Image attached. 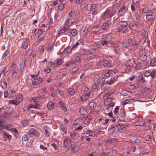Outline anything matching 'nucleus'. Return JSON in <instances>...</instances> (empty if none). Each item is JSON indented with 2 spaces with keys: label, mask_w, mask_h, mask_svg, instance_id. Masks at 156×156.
Wrapping results in <instances>:
<instances>
[{
  "label": "nucleus",
  "mask_w": 156,
  "mask_h": 156,
  "mask_svg": "<svg viewBox=\"0 0 156 156\" xmlns=\"http://www.w3.org/2000/svg\"><path fill=\"white\" fill-rule=\"evenodd\" d=\"M150 65L151 66H156V56L152 58L150 62Z\"/></svg>",
  "instance_id": "c85d7f7f"
},
{
  "label": "nucleus",
  "mask_w": 156,
  "mask_h": 156,
  "mask_svg": "<svg viewBox=\"0 0 156 156\" xmlns=\"http://www.w3.org/2000/svg\"><path fill=\"white\" fill-rule=\"evenodd\" d=\"M118 31L119 32L125 33L128 32V30L126 28L120 26L118 27Z\"/></svg>",
  "instance_id": "412c9836"
},
{
  "label": "nucleus",
  "mask_w": 156,
  "mask_h": 156,
  "mask_svg": "<svg viewBox=\"0 0 156 156\" xmlns=\"http://www.w3.org/2000/svg\"><path fill=\"white\" fill-rule=\"evenodd\" d=\"M11 131L12 132H14L13 134L16 137H18L19 133L16 129V128H12V129H11Z\"/></svg>",
  "instance_id": "37998d69"
},
{
  "label": "nucleus",
  "mask_w": 156,
  "mask_h": 156,
  "mask_svg": "<svg viewBox=\"0 0 156 156\" xmlns=\"http://www.w3.org/2000/svg\"><path fill=\"white\" fill-rule=\"evenodd\" d=\"M92 119V117L90 115H88L87 118L84 119L83 122L84 124L88 126L90 123V120Z\"/></svg>",
  "instance_id": "2eb2a0df"
},
{
  "label": "nucleus",
  "mask_w": 156,
  "mask_h": 156,
  "mask_svg": "<svg viewBox=\"0 0 156 156\" xmlns=\"http://www.w3.org/2000/svg\"><path fill=\"white\" fill-rule=\"evenodd\" d=\"M90 136H91V133H89L87 131H85L84 133L81 134V136L83 137H87Z\"/></svg>",
  "instance_id": "49530a36"
},
{
  "label": "nucleus",
  "mask_w": 156,
  "mask_h": 156,
  "mask_svg": "<svg viewBox=\"0 0 156 156\" xmlns=\"http://www.w3.org/2000/svg\"><path fill=\"white\" fill-rule=\"evenodd\" d=\"M82 119L80 118H77L73 122V125H76L78 124H80V123L82 121Z\"/></svg>",
  "instance_id": "e433bc0d"
},
{
  "label": "nucleus",
  "mask_w": 156,
  "mask_h": 156,
  "mask_svg": "<svg viewBox=\"0 0 156 156\" xmlns=\"http://www.w3.org/2000/svg\"><path fill=\"white\" fill-rule=\"evenodd\" d=\"M127 42L129 44L132 46H137L139 45L140 41L138 37H133V38H130L127 40Z\"/></svg>",
  "instance_id": "f03ea898"
},
{
  "label": "nucleus",
  "mask_w": 156,
  "mask_h": 156,
  "mask_svg": "<svg viewBox=\"0 0 156 156\" xmlns=\"http://www.w3.org/2000/svg\"><path fill=\"white\" fill-rule=\"evenodd\" d=\"M28 42L27 41L23 42L22 44V47L24 49H26L28 47Z\"/></svg>",
  "instance_id": "603ef678"
},
{
  "label": "nucleus",
  "mask_w": 156,
  "mask_h": 156,
  "mask_svg": "<svg viewBox=\"0 0 156 156\" xmlns=\"http://www.w3.org/2000/svg\"><path fill=\"white\" fill-rule=\"evenodd\" d=\"M79 72V68L77 67H74L72 69L71 73L72 74L78 73Z\"/></svg>",
  "instance_id": "864d4df0"
},
{
  "label": "nucleus",
  "mask_w": 156,
  "mask_h": 156,
  "mask_svg": "<svg viewBox=\"0 0 156 156\" xmlns=\"http://www.w3.org/2000/svg\"><path fill=\"white\" fill-rule=\"evenodd\" d=\"M87 30L86 29V28H85L83 30H82L81 32V34L82 36L84 37L87 35Z\"/></svg>",
  "instance_id": "13d9d810"
},
{
  "label": "nucleus",
  "mask_w": 156,
  "mask_h": 156,
  "mask_svg": "<svg viewBox=\"0 0 156 156\" xmlns=\"http://www.w3.org/2000/svg\"><path fill=\"white\" fill-rule=\"evenodd\" d=\"M10 50L8 49H6L5 52L3 53L2 56V58H3L5 57L9 53Z\"/></svg>",
  "instance_id": "052dcab7"
},
{
  "label": "nucleus",
  "mask_w": 156,
  "mask_h": 156,
  "mask_svg": "<svg viewBox=\"0 0 156 156\" xmlns=\"http://www.w3.org/2000/svg\"><path fill=\"white\" fill-rule=\"evenodd\" d=\"M9 98H12L16 96V92L13 90H10L9 93Z\"/></svg>",
  "instance_id": "5fc2aeb1"
},
{
  "label": "nucleus",
  "mask_w": 156,
  "mask_h": 156,
  "mask_svg": "<svg viewBox=\"0 0 156 156\" xmlns=\"http://www.w3.org/2000/svg\"><path fill=\"white\" fill-rule=\"evenodd\" d=\"M30 101L31 102L35 103V105L39 106V97L36 96L32 97L30 99Z\"/></svg>",
  "instance_id": "f8f14e48"
},
{
  "label": "nucleus",
  "mask_w": 156,
  "mask_h": 156,
  "mask_svg": "<svg viewBox=\"0 0 156 156\" xmlns=\"http://www.w3.org/2000/svg\"><path fill=\"white\" fill-rule=\"evenodd\" d=\"M9 103H11L14 105H18L20 104L19 102L16 100H10L9 101Z\"/></svg>",
  "instance_id": "6e6d98bb"
},
{
  "label": "nucleus",
  "mask_w": 156,
  "mask_h": 156,
  "mask_svg": "<svg viewBox=\"0 0 156 156\" xmlns=\"http://www.w3.org/2000/svg\"><path fill=\"white\" fill-rule=\"evenodd\" d=\"M118 139L116 138H112L108 139L107 140V142L108 143L112 144L117 142L118 141Z\"/></svg>",
  "instance_id": "473e14b6"
},
{
  "label": "nucleus",
  "mask_w": 156,
  "mask_h": 156,
  "mask_svg": "<svg viewBox=\"0 0 156 156\" xmlns=\"http://www.w3.org/2000/svg\"><path fill=\"white\" fill-rule=\"evenodd\" d=\"M101 27L100 26L95 27L93 28V29L96 32H99L101 30Z\"/></svg>",
  "instance_id": "338daca9"
},
{
  "label": "nucleus",
  "mask_w": 156,
  "mask_h": 156,
  "mask_svg": "<svg viewBox=\"0 0 156 156\" xmlns=\"http://www.w3.org/2000/svg\"><path fill=\"white\" fill-rule=\"evenodd\" d=\"M16 65L13 64L10 66V71L11 73L16 71Z\"/></svg>",
  "instance_id": "a19ab883"
},
{
  "label": "nucleus",
  "mask_w": 156,
  "mask_h": 156,
  "mask_svg": "<svg viewBox=\"0 0 156 156\" xmlns=\"http://www.w3.org/2000/svg\"><path fill=\"white\" fill-rule=\"evenodd\" d=\"M29 134L27 133L24 134L22 137V140H23L25 141L28 139L29 137Z\"/></svg>",
  "instance_id": "bf43d9fd"
},
{
  "label": "nucleus",
  "mask_w": 156,
  "mask_h": 156,
  "mask_svg": "<svg viewBox=\"0 0 156 156\" xmlns=\"http://www.w3.org/2000/svg\"><path fill=\"white\" fill-rule=\"evenodd\" d=\"M80 112L81 115H85L87 113V110L84 108H81L80 110Z\"/></svg>",
  "instance_id": "3c124183"
},
{
  "label": "nucleus",
  "mask_w": 156,
  "mask_h": 156,
  "mask_svg": "<svg viewBox=\"0 0 156 156\" xmlns=\"http://www.w3.org/2000/svg\"><path fill=\"white\" fill-rule=\"evenodd\" d=\"M43 129L45 131L46 136H49L50 134V129L46 126H44Z\"/></svg>",
  "instance_id": "aec40b11"
},
{
  "label": "nucleus",
  "mask_w": 156,
  "mask_h": 156,
  "mask_svg": "<svg viewBox=\"0 0 156 156\" xmlns=\"http://www.w3.org/2000/svg\"><path fill=\"white\" fill-rule=\"evenodd\" d=\"M1 86L3 89L6 88L7 87V85L6 83L4 81L2 82Z\"/></svg>",
  "instance_id": "774afa93"
},
{
  "label": "nucleus",
  "mask_w": 156,
  "mask_h": 156,
  "mask_svg": "<svg viewBox=\"0 0 156 156\" xmlns=\"http://www.w3.org/2000/svg\"><path fill=\"white\" fill-rule=\"evenodd\" d=\"M13 109L12 107H9L6 108L4 111L3 117L6 119L10 115L12 112Z\"/></svg>",
  "instance_id": "7ed1b4c3"
},
{
  "label": "nucleus",
  "mask_w": 156,
  "mask_h": 156,
  "mask_svg": "<svg viewBox=\"0 0 156 156\" xmlns=\"http://www.w3.org/2000/svg\"><path fill=\"white\" fill-rule=\"evenodd\" d=\"M119 115L122 118H124L126 115V112L125 110L122 109L120 111Z\"/></svg>",
  "instance_id": "8fccbe9b"
},
{
  "label": "nucleus",
  "mask_w": 156,
  "mask_h": 156,
  "mask_svg": "<svg viewBox=\"0 0 156 156\" xmlns=\"http://www.w3.org/2000/svg\"><path fill=\"white\" fill-rule=\"evenodd\" d=\"M21 123L22 126L24 127L29 124V122L28 120L24 119L21 121Z\"/></svg>",
  "instance_id": "f704fd0d"
},
{
  "label": "nucleus",
  "mask_w": 156,
  "mask_h": 156,
  "mask_svg": "<svg viewBox=\"0 0 156 156\" xmlns=\"http://www.w3.org/2000/svg\"><path fill=\"white\" fill-rule=\"evenodd\" d=\"M66 28L64 27L63 28H61L58 32V34H61L64 33L66 31Z\"/></svg>",
  "instance_id": "69168bd1"
},
{
  "label": "nucleus",
  "mask_w": 156,
  "mask_h": 156,
  "mask_svg": "<svg viewBox=\"0 0 156 156\" xmlns=\"http://www.w3.org/2000/svg\"><path fill=\"white\" fill-rule=\"evenodd\" d=\"M151 76L152 78H155L156 77V70H153L151 72Z\"/></svg>",
  "instance_id": "680f3d73"
},
{
  "label": "nucleus",
  "mask_w": 156,
  "mask_h": 156,
  "mask_svg": "<svg viewBox=\"0 0 156 156\" xmlns=\"http://www.w3.org/2000/svg\"><path fill=\"white\" fill-rule=\"evenodd\" d=\"M76 13L75 11H71L69 13V16L73 18L76 17Z\"/></svg>",
  "instance_id": "58836bf2"
},
{
  "label": "nucleus",
  "mask_w": 156,
  "mask_h": 156,
  "mask_svg": "<svg viewBox=\"0 0 156 156\" xmlns=\"http://www.w3.org/2000/svg\"><path fill=\"white\" fill-rule=\"evenodd\" d=\"M105 80L103 77H101L98 78L97 80V82L98 84H101V85L102 84H104L105 82Z\"/></svg>",
  "instance_id": "a18cd8bd"
},
{
  "label": "nucleus",
  "mask_w": 156,
  "mask_h": 156,
  "mask_svg": "<svg viewBox=\"0 0 156 156\" xmlns=\"http://www.w3.org/2000/svg\"><path fill=\"white\" fill-rule=\"evenodd\" d=\"M54 104L51 101H49L47 104V107L48 109L52 110L53 108Z\"/></svg>",
  "instance_id": "79ce46f5"
},
{
  "label": "nucleus",
  "mask_w": 156,
  "mask_h": 156,
  "mask_svg": "<svg viewBox=\"0 0 156 156\" xmlns=\"http://www.w3.org/2000/svg\"><path fill=\"white\" fill-rule=\"evenodd\" d=\"M129 27L131 30H136L137 29V25L135 23H129Z\"/></svg>",
  "instance_id": "f3484780"
},
{
  "label": "nucleus",
  "mask_w": 156,
  "mask_h": 156,
  "mask_svg": "<svg viewBox=\"0 0 156 156\" xmlns=\"http://www.w3.org/2000/svg\"><path fill=\"white\" fill-rule=\"evenodd\" d=\"M16 100L20 103L23 100L22 95L20 94H18L16 97Z\"/></svg>",
  "instance_id": "ea45409f"
},
{
  "label": "nucleus",
  "mask_w": 156,
  "mask_h": 156,
  "mask_svg": "<svg viewBox=\"0 0 156 156\" xmlns=\"http://www.w3.org/2000/svg\"><path fill=\"white\" fill-rule=\"evenodd\" d=\"M66 92H68L70 95L73 96L74 95L75 92L74 90L71 88H69L66 90Z\"/></svg>",
  "instance_id": "b1692460"
},
{
  "label": "nucleus",
  "mask_w": 156,
  "mask_h": 156,
  "mask_svg": "<svg viewBox=\"0 0 156 156\" xmlns=\"http://www.w3.org/2000/svg\"><path fill=\"white\" fill-rule=\"evenodd\" d=\"M65 24L66 26H70L72 25V22H71L70 19L69 18L66 19Z\"/></svg>",
  "instance_id": "de8ad7c7"
},
{
  "label": "nucleus",
  "mask_w": 156,
  "mask_h": 156,
  "mask_svg": "<svg viewBox=\"0 0 156 156\" xmlns=\"http://www.w3.org/2000/svg\"><path fill=\"white\" fill-rule=\"evenodd\" d=\"M120 26L125 28H126L127 26L128 25L126 21H120L119 22Z\"/></svg>",
  "instance_id": "4c0bfd02"
},
{
  "label": "nucleus",
  "mask_w": 156,
  "mask_h": 156,
  "mask_svg": "<svg viewBox=\"0 0 156 156\" xmlns=\"http://www.w3.org/2000/svg\"><path fill=\"white\" fill-rule=\"evenodd\" d=\"M109 21V20H108L105 22L103 23V24L102 26V28L103 30L108 31L110 26L108 23Z\"/></svg>",
  "instance_id": "9d476101"
},
{
  "label": "nucleus",
  "mask_w": 156,
  "mask_h": 156,
  "mask_svg": "<svg viewBox=\"0 0 156 156\" xmlns=\"http://www.w3.org/2000/svg\"><path fill=\"white\" fill-rule=\"evenodd\" d=\"M115 13V11L113 8L109 7L107 8L105 11L101 14V18L102 20L110 19L113 16Z\"/></svg>",
  "instance_id": "f257e3e1"
},
{
  "label": "nucleus",
  "mask_w": 156,
  "mask_h": 156,
  "mask_svg": "<svg viewBox=\"0 0 156 156\" xmlns=\"http://www.w3.org/2000/svg\"><path fill=\"white\" fill-rule=\"evenodd\" d=\"M98 65L99 66L103 65L106 67H109L111 66L110 63L108 61L104 59L98 62Z\"/></svg>",
  "instance_id": "20e7f679"
},
{
  "label": "nucleus",
  "mask_w": 156,
  "mask_h": 156,
  "mask_svg": "<svg viewBox=\"0 0 156 156\" xmlns=\"http://www.w3.org/2000/svg\"><path fill=\"white\" fill-rule=\"evenodd\" d=\"M89 106L91 109H94L96 107V104L94 102H91L89 104Z\"/></svg>",
  "instance_id": "72a5a7b5"
},
{
  "label": "nucleus",
  "mask_w": 156,
  "mask_h": 156,
  "mask_svg": "<svg viewBox=\"0 0 156 156\" xmlns=\"http://www.w3.org/2000/svg\"><path fill=\"white\" fill-rule=\"evenodd\" d=\"M32 83L35 85H38L39 84V78H36L33 80Z\"/></svg>",
  "instance_id": "4d7b16f0"
},
{
  "label": "nucleus",
  "mask_w": 156,
  "mask_h": 156,
  "mask_svg": "<svg viewBox=\"0 0 156 156\" xmlns=\"http://www.w3.org/2000/svg\"><path fill=\"white\" fill-rule=\"evenodd\" d=\"M139 57L140 60L144 61L147 60V56L145 54H141L139 55Z\"/></svg>",
  "instance_id": "4be33fe9"
},
{
  "label": "nucleus",
  "mask_w": 156,
  "mask_h": 156,
  "mask_svg": "<svg viewBox=\"0 0 156 156\" xmlns=\"http://www.w3.org/2000/svg\"><path fill=\"white\" fill-rule=\"evenodd\" d=\"M26 62V61L25 59H24L22 60L21 63L20 69L21 71L24 70L26 68V66L25 65Z\"/></svg>",
  "instance_id": "6ab92c4d"
},
{
  "label": "nucleus",
  "mask_w": 156,
  "mask_h": 156,
  "mask_svg": "<svg viewBox=\"0 0 156 156\" xmlns=\"http://www.w3.org/2000/svg\"><path fill=\"white\" fill-rule=\"evenodd\" d=\"M147 68V65L146 63L144 62L138 63L135 67V69L136 70L144 69Z\"/></svg>",
  "instance_id": "39448f33"
},
{
  "label": "nucleus",
  "mask_w": 156,
  "mask_h": 156,
  "mask_svg": "<svg viewBox=\"0 0 156 156\" xmlns=\"http://www.w3.org/2000/svg\"><path fill=\"white\" fill-rule=\"evenodd\" d=\"M70 32L71 35L73 37L76 36L78 33L77 31L75 29L70 30Z\"/></svg>",
  "instance_id": "7c9ffc66"
},
{
  "label": "nucleus",
  "mask_w": 156,
  "mask_h": 156,
  "mask_svg": "<svg viewBox=\"0 0 156 156\" xmlns=\"http://www.w3.org/2000/svg\"><path fill=\"white\" fill-rule=\"evenodd\" d=\"M115 125H111L108 127V133L109 134L113 133L116 130Z\"/></svg>",
  "instance_id": "9b49d317"
},
{
  "label": "nucleus",
  "mask_w": 156,
  "mask_h": 156,
  "mask_svg": "<svg viewBox=\"0 0 156 156\" xmlns=\"http://www.w3.org/2000/svg\"><path fill=\"white\" fill-rule=\"evenodd\" d=\"M91 4H87L85 6V9L88 11H90L91 9Z\"/></svg>",
  "instance_id": "e2e57ef3"
},
{
  "label": "nucleus",
  "mask_w": 156,
  "mask_h": 156,
  "mask_svg": "<svg viewBox=\"0 0 156 156\" xmlns=\"http://www.w3.org/2000/svg\"><path fill=\"white\" fill-rule=\"evenodd\" d=\"M135 99L132 98L131 99H127L124 100L122 102V104L123 105L128 104H132L134 102Z\"/></svg>",
  "instance_id": "4468645a"
},
{
  "label": "nucleus",
  "mask_w": 156,
  "mask_h": 156,
  "mask_svg": "<svg viewBox=\"0 0 156 156\" xmlns=\"http://www.w3.org/2000/svg\"><path fill=\"white\" fill-rule=\"evenodd\" d=\"M155 18V16L150 15H147L146 16V19L148 21H151L154 20Z\"/></svg>",
  "instance_id": "5701e85b"
},
{
  "label": "nucleus",
  "mask_w": 156,
  "mask_h": 156,
  "mask_svg": "<svg viewBox=\"0 0 156 156\" xmlns=\"http://www.w3.org/2000/svg\"><path fill=\"white\" fill-rule=\"evenodd\" d=\"M2 136L3 140L5 141H6L7 140L9 141L10 140L12 137L11 135L9 134L8 133L5 132L2 133Z\"/></svg>",
  "instance_id": "423d86ee"
},
{
  "label": "nucleus",
  "mask_w": 156,
  "mask_h": 156,
  "mask_svg": "<svg viewBox=\"0 0 156 156\" xmlns=\"http://www.w3.org/2000/svg\"><path fill=\"white\" fill-rule=\"evenodd\" d=\"M73 49L72 48H70L69 47H67L64 49V53L69 55L72 53Z\"/></svg>",
  "instance_id": "bb28decb"
},
{
  "label": "nucleus",
  "mask_w": 156,
  "mask_h": 156,
  "mask_svg": "<svg viewBox=\"0 0 156 156\" xmlns=\"http://www.w3.org/2000/svg\"><path fill=\"white\" fill-rule=\"evenodd\" d=\"M44 114L42 113H40V116H41V117H40V122H42V123H44L45 122V120L44 119H42L43 117L42 116L44 115Z\"/></svg>",
  "instance_id": "0e129e2a"
},
{
  "label": "nucleus",
  "mask_w": 156,
  "mask_h": 156,
  "mask_svg": "<svg viewBox=\"0 0 156 156\" xmlns=\"http://www.w3.org/2000/svg\"><path fill=\"white\" fill-rule=\"evenodd\" d=\"M120 94L123 96L128 97H132L133 95V94L131 92L125 90H121Z\"/></svg>",
  "instance_id": "0eeeda50"
},
{
  "label": "nucleus",
  "mask_w": 156,
  "mask_h": 156,
  "mask_svg": "<svg viewBox=\"0 0 156 156\" xmlns=\"http://www.w3.org/2000/svg\"><path fill=\"white\" fill-rule=\"evenodd\" d=\"M62 58H60L58 59L55 61V66H58L61 65L62 63Z\"/></svg>",
  "instance_id": "393cba45"
},
{
  "label": "nucleus",
  "mask_w": 156,
  "mask_h": 156,
  "mask_svg": "<svg viewBox=\"0 0 156 156\" xmlns=\"http://www.w3.org/2000/svg\"><path fill=\"white\" fill-rule=\"evenodd\" d=\"M37 133L38 131L35 129L32 128L29 130L27 133L29 134V136L31 137V136H30L31 135H36L37 134Z\"/></svg>",
  "instance_id": "a211bd4d"
},
{
  "label": "nucleus",
  "mask_w": 156,
  "mask_h": 156,
  "mask_svg": "<svg viewBox=\"0 0 156 156\" xmlns=\"http://www.w3.org/2000/svg\"><path fill=\"white\" fill-rule=\"evenodd\" d=\"M109 42L108 41L104 40L101 41V44L102 46H105L108 44Z\"/></svg>",
  "instance_id": "09e8293b"
},
{
  "label": "nucleus",
  "mask_w": 156,
  "mask_h": 156,
  "mask_svg": "<svg viewBox=\"0 0 156 156\" xmlns=\"http://www.w3.org/2000/svg\"><path fill=\"white\" fill-rule=\"evenodd\" d=\"M116 127H117L119 130H122L124 128L127 127V125L126 124L121 125L119 123H118L117 125H115Z\"/></svg>",
  "instance_id": "a878e982"
},
{
  "label": "nucleus",
  "mask_w": 156,
  "mask_h": 156,
  "mask_svg": "<svg viewBox=\"0 0 156 156\" xmlns=\"http://www.w3.org/2000/svg\"><path fill=\"white\" fill-rule=\"evenodd\" d=\"M116 80L115 77L114 76H111V78L109 79L106 81V83L107 84L111 85Z\"/></svg>",
  "instance_id": "dca6fc26"
},
{
  "label": "nucleus",
  "mask_w": 156,
  "mask_h": 156,
  "mask_svg": "<svg viewBox=\"0 0 156 156\" xmlns=\"http://www.w3.org/2000/svg\"><path fill=\"white\" fill-rule=\"evenodd\" d=\"M127 62L130 66H133L135 63V62L133 58H129L127 60Z\"/></svg>",
  "instance_id": "c9c22d12"
},
{
  "label": "nucleus",
  "mask_w": 156,
  "mask_h": 156,
  "mask_svg": "<svg viewBox=\"0 0 156 156\" xmlns=\"http://www.w3.org/2000/svg\"><path fill=\"white\" fill-rule=\"evenodd\" d=\"M70 136L74 140L77 139L79 137V134L76 133H70Z\"/></svg>",
  "instance_id": "c756f323"
},
{
  "label": "nucleus",
  "mask_w": 156,
  "mask_h": 156,
  "mask_svg": "<svg viewBox=\"0 0 156 156\" xmlns=\"http://www.w3.org/2000/svg\"><path fill=\"white\" fill-rule=\"evenodd\" d=\"M69 150H70L72 152L76 153L79 151V148L77 145L75 144L70 146Z\"/></svg>",
  "instance_id": "6e6552de"
},
{
  "label": "nucleus",
  "mask_w": 156,
  "mask_h": 156,
  "mask_svg": "<svg viewBox=\"0 0 156 156\" xmlns=\"http://www.w3.org/2000/svg\"><path fill=\"white\" fill-rule=\"evenodd\" d=\"M126 7L125 6H122L120 9L118 13V15L119 16H123L126 12Z\"/></svg>",
  "instance_id": "ddd939ff"
},
{
  "label": "nucleus",
  "mask_w": 156,
  "mask_h": 156,
  "mask_svg": "<svg viewBox=\"0 0 156 156\" xmlns=\"http://www.w3.org/2000/svg\"><path fill=\"white\" fill-rule=\"evenodd\" d=\"M12 73V77L15 80H16L18 78V75L16 71L12 72L11 73Z\"/></svg>",
  "instance_id": "c03bdc74"
},
{
  "label": "nucleus",
  "mask_w": 156,
  "mask_h": 156,
  "mask_svg": "<svg viewBox=\"0 0 156 156\" xmlns=\"http://www.w3.org/2000/svg\"><path fill=\"white\" fill-rule=\"evenodd\" d=\"M63 145L64 148H67L70 146L71 143L70 139L66 138L63 140Z\"/></svg>",
  "instance_id": "1a4fd4ad"
},
{
  "label": "nucleus",
  "mask_w": 156,
  "mask_h": 156,
  "mask_svg": "<svg viewBox=\"0 0 156 156\" xmlns=\"http://www.w3.org/2000/svg\"><path fill=\"white\" fill-rule=\"evenodd\" d=\"M106 84L107 83H105L101 85V88L102 90L105 91L108 89L109 87L106 85Z\"/></svg>",
  "instance_id": "cd10ccee"
},
{
  "label": "nucleus",
  "mask_w": 156,
  "mask_h": 156,
  "mask_svg": "<svg viewBox=\"0 0 156 156\" xmlns=\"http://www.w3.org/2000/svg\"><path fill=\"white\" fill-rule=\"evenodd\" d=\"M91 90L93 92H96L98 90V86L97 84L94 83L91 86Z\"/></svg>",
  "instance_id": "2f4dec72"
}]
</instances>
